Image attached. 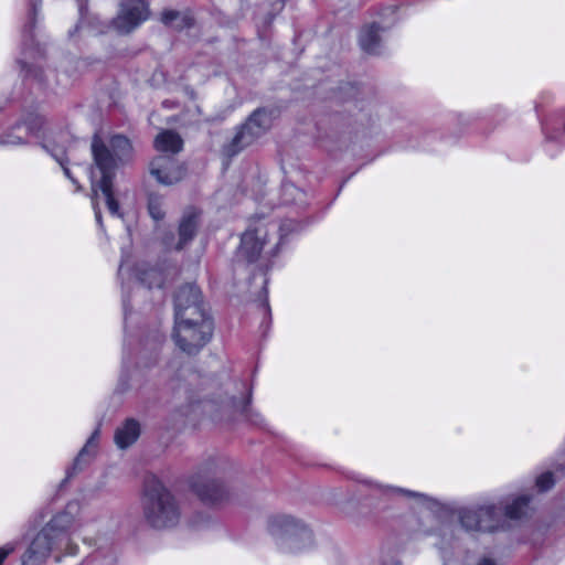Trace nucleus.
Wrapping results in <instances>:
<instances>
[{
  "label": "nucleus",
  "mask_w": 565,
  "mask_h": 565,
  "mask_svg": "<svg viewBox=\"0 0 565 565\" xmlns=\"http://www.w3.org/2000/svg\"><path fill=\"white\" fill-rule=\"evenodd\" d=\"M555 483L552 472H544L536 479V487L544 492L550 490Z\"/></svg>",
  "instance_id": "30"
},
{
  "label": "nucleus",
  "mask_w": 565,
  "mask_h": 565,
  "mask_svg": "<svg viewBox=\"0 0 565 565\" xmlns=\"http://www.w3.org/2000/svg\"><path fill=\"white\" fill-rule=\"evenodd\" d=\"M546 139L556 140L565 132V108L556 111L548 120L542 121Z\"/></svg>",
  "instance_id": "20"
},
{
  "label": "nucleus",
  "mask_w": 565,
  "mask_h": 565,
  "mask_svg": "<svg viewBox=\"0 0 565 565\" xmlns=\"http://www.w3.org/2000/svg\"><path fill=\"white\" fill-rule=\"evenodd\" d=\"M142 514L154 529L175 526L181 518L179 503L170 490L158 479H148L141 497Z\"/></svg>",
  "instance_id": "2"
},
{
  "label": "nucleus",
  "mask_w": 565,
  "mask_h": 565,
  "mask_svg": "<svg viewBox=\"0 0 565 565\" xmlns=\"http://www.w3.org/2000/svg\"><path fill=\"white\" fill-rule=\"evenodd\" d=\"M210 315L198 285H180L174 296V319Z\"/></svg>",
  "instance_id": "10"
},
{
  "label": "nucleus",
  "mask_w": 565,
  "mask_h": 565,
  "mask_svg": "<svg viewBox=\"0 0 565 565\" xmlns=\"http://www.w3.org/2000/svg\"><path fill=\"white\" fill-rule=\"evenodd\" d=\"M281 203L285 205H297L302 209L308 205V195L295 184L286 182L281 185Z\"/></svg>",
  "instance_id": "19"
},
{
  "label": "nucleus",
  "mask_w": 565,
  "mask_h": 565,
  "mask_svg": "<svg viewBox=\"0 0 565 565\" xmlns=\"http://www.w3.org/2000/svg\"><path fill=\"white\" fill-rule=\"evenodd\" d=\"M501 508L484 505L478 509H462L459 518L462 526L469 531H493L501 525Z\"/></svg>",
  "instance_id": "9"
},
{
  "label": "nucleus",
  "mask_w": 565,
  "mask_h": 565,
  "mask_svg": "<svg viewBox=\"0 0 565 565\" xmlns=\"http://www.w3.org/2000/svg\"><path fill=\"white\" fill-rule=\"evenodd\" d=\"M201 211L191 206L186 209L179 221L177 252L188 247L196 236L200 226Z\"/></svg>",
  "instance_id": "13"
},
{
  "label": "nucleus",
  "mask_w": 565,
  "mask_h": 565,
  "mask_svg": "<svg viewBox=\"0 0 565 565\" xmlns=\"http://www.w3.org/2000/svg\"><path fill=\"white\" fill-rule=\"evenodd\" d=\"M43 149L49 151L51 156L60 163V166L63 169V172L65 177L71 180L72 183L76 184L77 189H81V185L78 184V181L73 177L70 168L67 167L68 160L65 157V152L62 149L54 148L53 150H49L47 146L42 143L41 145Z\"/></svg>",
  "instance_id": "25"
},
{
  "label": "nucleus",
  "mask_w": 565,
  "mask_h": 565,
  "mask_svg": "<svg viewBox=\"0 0 565 565\" xmlns=\"http://www.w3.org/2000/svg\"><path fill=\"white\" fill-rule=\"evenodd\" d=\"M78 29V25H75L74 32ZM70 35H73V31H70Z\"/></svg>",
  "instance_id": "38"
},
{
  "label": "nucleus",
  "mask_w": 565,
  "mask_h": 565,
  "mask_svg": "<svg viewBox=\"0 0 565 565\" xmlns=\"http://www.w3.org/2000/svg\"><path fill=\"white\" fill-rule=\"evenodd\" d=\"M478 565H497V564L489 558H484Z\"/></svg>",
  "instance_id": "35"
},
{
  "label": "nucleus",
  "mask_w": 565,
  "mask_h": 565,
  "mask_svg": "<svg viewBox=\"0 0 565 565\" xmlns=\"http://www.w3.org/2000/svg\"><path fill=\"white\" fill-rule=\"evenodd\" d=\"M385 29L377 22L364 25L359 33V44L367 54H379L381 47V32Z\"/></svg>",
  "instance_id": "15"
},
{
  "label": "nucleus",
  "mask_w": 565,
  "mask_h": 565,
  "mask_svg": "<svg viewBox=\"0 0 565 565\" xmlns=\"http://www.w3.org/2000/svg\"><path fill=\"white\" fill-rule=\"evenodd\" d=\"M98 436H99V430L96 429L92 434V436L89 437V439L87 440L85 446L82 448V450L79 451V454L75 458L73 467H72V470L74 472L77 471V470H81L82 469V465L87 463L95 456L96 448H97Z\"/></svg>",
  "instance_id": "21"
},
{
  "label": "nucleus",
  "mask_w": 565,
  "mask_h": 565,
  "mask_svg": "<svg viewBox=\"0 0 565 565\" xmlns=\"http://www.w3.org/2000/svg\"><path fill=\"white\" fill-rule=\"evenodd\" d=\"M150 17L147 0H122L117 17L113 20L114 28L121 34H128L147 21Z\"/></svg>",
  "instance_id": "8"
},
{
  "label": "nucleus",
  "mask_w": 565,
  "mask_h": 565,
  "mask_svg": "<svg viewBox=\"0 0 565 565\" xmlns=\"http://www.w3.org/2000/svg\"><path fill=\"white\" fill-rule=\"evenodd\" d=\"M19 63L21 64L22 71H24V78L25 79H28V81L29 79H34L39 84L42 83V81H43V71H42V68L35 67V66H28V64L25 62H22V61H20Z\"/></svg>",
  "instance_id": "28"
},
{
  "label": "nucleus",
  "mask_w": 565,
  "mask_h": 565,
  "mask_svg": "<svg viewBox=\"0 0 565 565\" xmlns=\"http://www.w3.org/2000/svg\"><path fill=\"white\" fill-rule=\"evenodd\" d=\"M84 9H85L84 4H83V3H81V4H79V13H81V15H83V13H84Z\"/></svg>",
  "instance_id": "36"
},
{
  "label": "nucleus",
  "mask_w": 565,
  "mask_h": 565,
  "mask_svg": "<svg viewBox=\"0 0 565 565\" xmlns=\"http://www.w3.org/2000/svg\"><path fill=\"white\" fill-rule=\"evenodd\" d=\"M184 93L192 100H194L196 98V92L191 86H185L184 87Z\"/></svg>",
  "instance_id": "34"
},
{
  "label": "nucleus",
  "mask_w": 565,
  "mask_h": 565,
  "mask_svg": "<svg viewBox=\"0 0 565 565\" xmlns=\"http://www.w3.org/2000/svg\"><path fill=\"white\" fill-rule=\"evenodd\" d=\"M298 522L290 515H278L271 520L270 527L271 531L284 530L286 532H291L294 529H297Z\"/></svg>",
  "instance_id": "26"
},
{
  "label": "nucleus",
  "mask_w": 565,
  "mask_h": 565,
  "mask_svg": "<svg viewBox=\"0 0 565 565\" xmlns=\"http://www.w3.org/2000/svg\"><path fill=\"white\" fill-rule=\"evenodd\" d=\"M174 319L173 339L180 350L198 353L212 338L213 321L210 315H194Z\"/></svg>",
  "instance_id": "3"
},
{
  "label": "nucleus",
  "mask_w": 565,
  "mask_h": 565,
  "mask_svg": "<svg viewBox=\"0 0 565 565\" xmlns=\"http://www.w3.org/2000/svg\"><path fill=\"white\" fill-rule=\"evenodd\" d=\"M148 211L150 216L156 221L163 220L166 213L161 207V200L156 195H150L148 199Z\"/></svg>",
  "instance_id": "27"
},
{
  "label": "nucleus",
  "mask_w": 565,
  "mask_h": 565,
  "mask_svg": "<svg viewBox=\"0 0 565 565\" xmlns=\"http://www.w3.org/2000/svg\"><path fill=\"white\" fill-rule=\"evenodd\" d=\"M305 226H306V224L303 223V221H297V220H290V218L284 220L279 225L278 242L274 245V247L269 252L270 256H276L278 254L279 249L281 248V246L288 241L289 236L301 232L305 228Z\"/></svg>",
  "instance_id": "17"
},
{
  "label": "nucleus",
  "mask_w": 565,
  "mask_h": 565,
  "mask_svg": "<svg viewBox=\"0 0 565 565\" xmlns=\"http://www.w3.org/2000/svg\"><path fill=\"white\" fill-rule=\"evenodd\" d=\"M331 124L334 126L332 128L331 132L327 135L328 138L340 140L345 134L349 126L344 127L341 125V118L340 116H333L331 118ZM348 134H351V130L348 131Z\"/></svg>",
  "instance_id": "29"
},
{
  "label": "nucleus",
  "mask_w": 565,
  "mask_h": 565,
  "mask_svg": "<svg viewBox=\"0 0 565 565\" xmlns=\"http://www.w3.org/2000/svg\"><path fill=\"white\" fill-rule=\"evenodd\" d=\"M540 108H541V105L539 103L535 104V110H536L537 115H540V111H541Z\"/></svg>",
  "instance_id": "37"
},
{
  "label": "nucleus",
  "mask_w": 565,
  "mask_h": 565,
  "mask_svg": "<svg viewBox=\"0 0 565 565\" xmlns=\"http://www.w3.org/2000/svg\"><path fill=\"white\" fill-rule=\"evenodd\" d=\"M150 173L163 185H172L186 174V168L175 158L168 154H160L150 162Z\"/></svg>",
  "instance_id": "12"
},
{
  "label": "nucleus",
  "mask_w": 565,
  "mask_h": 565,
  "mask_svg": "<svg viewBox=\"0 0 565 565\" xmlns=\"http://www.w3.org/2000/svg\"><path fill=\"white\" fill-rule=\"evenodd\" d=\"M139 434V424L134 419H128L116 430L115 443L119 448L125 449L138 439Z\"/></svg>",
  "instance_id": "18"
},
{
  "label": "nucleus",
  "mask_w": 565,
  "mask_h": 565,
  "mask_svg": "<svg viewBox=\"0 0 565 565\" xmlns=\"http://www.w3.org/2000/svg\"><path fill=\"white\" fill-rule=\"evenodd\" d=\"M153 146L159 152L175 154L183 149V140L178 132L167 129L157 135Z\"/></svg>",
  "instance_id": "16"
},
{
  "label": "nucleus",
  "mask_w": 565,
  "mask_h": 565,
  "mask_svg": "<svg viewBox=\"0 0 565 565\" xmlns=\"http://www.w3.org/2000/svg\"><path fill=\"white\" fill-rule=\"evenodd\" d=\"M13 551L12 546L0 547V565L4 562L8 555Z\"/></svg>",
  "instance_id": "33"
},
{
  "label": "nucleus",
  "mask_w": 565,
  "mask_h": 565,
  "mask_svg": "<svg viewBox=\"0 0 565 565\" xmlns=\"http://www.w3.org/2000/svg\"><path fill=\"white\" fill-rule=\"evenodd\" d=\"M160 22L175 31L192 29L195 25V18L192 10L178 11L174 9H164L160 15Z\"/></svg>",
  "instance_id": "14"
},
{
  "label": "nucleus",
  "mask_w": 565,
  "mask_h": 565,
  "mask_svg": "<svg viewBox=\"0 0 565 565\" xmlns=\"http://www.w3.org/2000/svg\"><path fill=\"white\" fill-rule=\"evenodd\" d=\"M41 8V1L31 0L29 10V21L24 24L22 31L23 44L31 43L33 41V30L36 23V14Z\"/></svg>",
  "instance_id": "24"
},
{
  "label": "nucleus",
  "mask_w": 565,
  "mask_h": 565,
  "mask_svg": "<svg viewBox=\"0 0 565 565\" xmlns=\"http://www.w3.org/2000/svg\"><path fill=\"white\" fill-rule=\"evenodd\" d=\"M90 150L94 164L102 174L98 181H92V200L95 216L98 224L102 225V213L96 207L98 192H102L104 195L109 213L114 216H122L119 203L114 195V181L116 171L132 160L134 147L130 139L125 135L115 134L106 142L98 134H95L92 139Z\"/></svg>",
  "instance_id": "1"
},
{
  "label": "nucleus",
  "mask_w": 565,
  "mask_h": 565,
  "mask_svg": "<svg viewBox=\"0 0 565 565\" xmlns=\"http://www.w3.org/2000/svg\"><path fill=\"white\" fill-rule=\"evenodd\" d=\"M189 487L205 505L218 507L231 498V490L218 477L216 465L213 461L198 468L189 479Z\"/></svg>",
  "instance_id": "5"
},
{
  "label": "nucleus",
  "mask_w": 565,
  "mask_h": 565,
  "mask_svg": "<svg viewBox=\"0 0 565 565\" xmlns=\"http://www.w3.org/2000/svg\"><path fill=\"white\" fill-rule=\"evenodd\" d=\"M267 237L268 228L263 224L255 228H248L243 233L237 250V257L246 262L252 279H262L263 282H268L269 266L264 259H259V255L268 243Z\"/></svg>",
  "instance_id": "6"
},
{
  "label": "nucleus",
  "mask_w": 565,
  "mask_h": 565,
  "mask_svg": "<svg viewBox=\"0 0 565 565\" xmlns=\"http://www.w3.org/2000/svg\"><path fill=\"white\" fill-rule=\"evenodd\" d=\"M530 498L521 495L516 498L511 504L504 507V515L509 519L518 520L526 515L529 510Z\"/></svg>",
  "instance_id": "23"
},
{
  "label": "nucleus",
  "mask_w": 565,
  "mask_h": 565,
  "mask_svg": "<svg viewBox=\"0 0 565 565\" xmlns=\"http://www.w3.org/2000/svg\"><path fill=\"white\" fill-rule=\"evenodd\" d=\"M161 243L167 250H175L177 252L175 236L172 232L166 233L161 238Z\"/></svg>",
  "instance_id": "31"
},
{
  "label": "nucleus",
  "mask_w": 565,
  "mask_h": 565,
  "mask_svg": "<svg viewBox=\"0 0 565 565\" xmlns=\"http://www.w3.org/2000/svg\"><path fill=\"white\" fill-rule=\"evenodd\" d=\"M312 533L305 526H300L299 533H290L288 537V547L291 551H301L312 544Z\"/></svg>",
  "instance_id": "22"
},
{
  "label": "nucleus",
  "mask_w": 565,
  "mask_h": 565,
  "mask_svg": "<svg viewBox=\"0 0 565 565\" xmlns=\"http://www.w3.org/2000/svg\"><path fill=\"white\" fill-rule=\"evenodd\" d=\"M241 411L245 412L246 411V405H244Z\"/></svg>",
  "instance_id": "39"
},
{
  "label": "nucleus",
  "mask_w": 565,
  "mask_h": 565,
  "mask_svg": "<svg viewBox=\"0 0 565 565\" xmlns=\"http://www.w3.org/2000/svg\"><path fill=\"white\" fill-rule=\"evenodd\" d=\"M275 116L276 110L274 108H256L246 120L236 128L232 140L223 147L224 154L233 158L245 148L253 145L271 128Z\"/></svg>",
  "instance_id": "4"
},
{
  "label": "nucleus",
  "mask_w": 565,
  "mask_h": 565,
  "mask_svg": "<svg viewBox=\"0 0 565 565\" xmlns=\"http://www.w3.org/2000/svg\"><path fill=\"white\" fill-rule=\"evenodd\" d=\"M162 107L166 109H175L180 106L179 102L175 99H164L161 103Z\"/></svg>",
  "instance_id": "32"
},
{
  "label": "nucleus",
  "mask_w": 565,
  "mask_h": 565,
  "mask_svg": "<svg viewBox=\"0 0 565 565\" xmlns=\"http://www.w3.org/2000/svg\"><path fill=\"white\" fill-rule=\"evenodd\" d=\"M55 522L53 520L45 527H43L32 541L29 550L23 556V565H33L49 557L53 544L61 536V532H56Z\"/></svg>",
  "instance_id": "11"
},
{
  "label": "nucleus",
  "mask_w": 565,
  "mask_h": 565,
  "mask_svg": "<svg viewBox=\"0 0 565 565\" xmlns=\"http://www.w3.org/2000/svg\"><path fill=\"white\" fill-rule=\"evenodd\" d=\"M45 119L35 111H28L0 139V145H25L29 138L44 137Z\"/></svg>",
  "instance_id": "7"
}]
</instances>
